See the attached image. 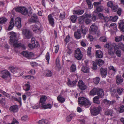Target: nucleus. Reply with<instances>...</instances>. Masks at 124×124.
Listing matches in <instances>:
<instances>
[{"instance_id": "f257e3e1", "label": "nucleus", "mask_w": 124, "mask_h": 124, "mask_svg": "<svg viewBox=\"0 0 124 124\" xmlns=\"http://www.w3.org/2000/svg\"><path fill=\"white\" fill-rule=\"evenodd\" d=\"M10 36L9 43L15 48H18L21 46V44L18 41L17 34L16 33L13 32L9 33Z\"/></svg>"}, {"instance_id": "f03ea898", "label": "nucleus", "mask_w": 124, "mask_h": 124, "mask_svg": "<svg viewBox=\"0 0 124 124\" xmlns=\"http://www.w3.org/2000/svg\"><path fill=\"white\" fill-rule=\"evenodd\" d=\"M14 19L12 18L10 22L9 26L8 28V30H10L12 29L14 25H15L18 28H19L21 27V18L19 17L16 18L15 20V23H14Z\"/></svg>"}, {"instance_id": "7ed1b4c3", "label": "nucleus", "mask_w": 124, "mask_h": 124, "mask_svg": "<svg viewBox=\"0 0 124 124\" xmlns=\"http://www.w3.org/2000/svg\"><path fill=\"white\" fill-rule=\"evenodd\" d=\"M78 102L79 104L84 106L86 108L89 107L92 103L88 99L83 97L78 98Z\"/></svg>"}, {"instance_id": "20e7f679", "label": "nucleus", "mask_w": 124, "mask_h": 124, "mask_svg": "<svg viewBox=\"0 0 124 124\" xmlns=\"http://www.w3.org/2000/svg\"><path fill=\"white\" fill-rule=\"evenodd\" d=\"M90 33L93 35L96 34L98 36L100 34L99 31L98 30V26L95 23L92 24L89 29Z\"/></svg>"}, {"instance_id": "39448f33", "label": "nucleus", "mask_w": 124, "mask_h": 124, "mask_svg": "<svg viewBox=\"0 0 124 124\" xmlns=\"http://www.w3.org/2000/svg\"><path fill=\"white\" fill-rule=\"evenodd\" d=\"M9 70L13 73L14 76L18 77L22 75V73L20 70L15 68L13 66L9 67Z\"/></svg>"}, {"instance_id": "423d86ee", "label": "nucleus", "mask_w": 124, "mask_h": 124, "mask_svg": "<svg viewBox=\"0 0 124 124\" xmlns=\"http://www.w3.org/2000/svg\"><path fill=\"white\" fill-rule=\"evenodd\" d=\"M101 109V107L99 106H94L92 108H90L91 114L94 116H96L99 114Z\"/></svg>"}, {"instance_id": "0eeeda50", "label": "nucleus", "mask_w": 124, "mask_h": 124, "mask_svg": "<svg viewBox=\"0 0 124 124\" xmlns=\"http://www.w3.org/2000/svg\"><path fill=\"white\" fill-rule=\"evenodd\" d=\"M22 34L24 38L26 39H29L32 36L31 32L28 29H23L22 30Z\"/></svg>"}, {"instance_id": "6e6552de", "label": "nucleus", "mask_w": 124, "mask_h": 124, "mask_svg": "<svg viewBox=\"0 0 124 124\" xmlns=\"http://www.w3.org/2000/svg\"><path fill=\"white\" fill-rule=\"evenodd\" d=\"M30 28L34 32L36 33L39 34L41 32L42 28L40 24L38 25L36 24L32 25L31 26Z\"/></svg>"}, {"instance_id": "1a4fd4ad", "label": "nucleus", "mask_w": 124, "mask_h": 124, "mask_svg": "<svg viewBox=\"0 0 124 124\" xmlns=\"http://www.w3.org/2000/svg\"><path fill=\"white\" fill-rule=\"evenodd\" d=\"M15 10L16 11L20 12L22 14L24 15H27L28 13L27 9L23 7L16 8L15 9Z\"/></svg>"}, {"instance_id": "9d476101", "label": "nucleus", "mask_w": 124, "mask_h": 124, "mask_svg": "<svg viewBox=\"0 0 124 124\" xmlns=\"http://www.w3.org/2000/svg\"><path fill=\"white\" fill-rule=\"evenodd\" d=\"M91 16V14H88L87 13H85L83 15L79 17V23L80 24L83 23L85 18H90Z\"/></svg>"}, {"instance_id": "9b49d317", "label": "nucleus", "mask_w": 124, "mask_h": 124, "mask_svg": "<svg viewBox=\"0 0 124 124\" xmlns=\"http://www.w3.org/2000/svg\"><path fill=\"white\" fill-rule=\"evenodd\" d=\"M74 55L75 57L78 60H80L82 58V54L79 48L75 50Z\"/></svg>"}, {"instance_id": "f8f14e48", "label": "nucleus", "mask_w": 124, "mask_h": 124, "mask_svg": "<svg viewBox=\"0 0 124 124\" xmlns=\"http://www.w3.org/2000/svg\"><path fill=\"white\" fill-rule=\"evenodd\" d=\"M29 22L35 23H37L39 22L38 17L36 14H33L32 17L29 19Z\"/></svg>"}, {"instance_id": "ddd939ff", "label": "nucleus", "mask_w": 124, "mask_h": 124, "mask_svg": "<svg viewBox=\"0 0 124 124\" xmlns=\"http://www.w3.org/2000/svg\"><path fill=\"white\" fill-rule=\"evenodd\" d=\"M23 56L29 59L34 56V54L32 52H29L27 51H23L21 53Z\"/></svg>"}, {"instance_id": "4468645a", "label": "nucleus", "mask_w": 124, "mask_h": 124, "mask_svg": "<svg viewBox=\"0 0 124 124\" xmlns=\"http://www.w3.org/2000/svg\"><path fill=\"white\" fill-rule=\"evenodd\" d=\"M107 69L106 68H101L100 69V73L102 78H105L107 75Z\"/></svg>"}, {"instance_id": "2eb2a0df", "label": "nucleus", "mask_w": 124, "mask_h": 124, "mask_svg": "<svg viewBox=\"0 0 124 124\" xmlns=\"http://www.w3.org/2000/svg\"><path fill=\"white\" fill-rule=\"evenodd\" d=\"M78 85L79 88L82 90H85L87 88L85 84L82 80H80L79 81Z\"/></svg>"}, {"instance_id": "dca6fc26", "label": "nucleus", "mask_w": 124, "mask_h": 124, "mask_svg": "<svg viewBox=\"0 0 124 124\" xmlns=\"http://www.w3.org/2000/svg\"><path fill=\"white\" fill-rule=\"evenodd\" d=\"M77 82V81L76 80L71 81L69 79L67 84L68 86L70 87H73L76 85V83Z\"/></svg>"}, {"instance_id": "f3484780", "label": "nucleus", "mask_w": 124, "mask_h": 124, "mask_svg": "<svg viewBox=\"0 0 124 124\" xmlns=\"http://www.w3.org/2000/svg\"><path fill=\"white\" fill-rule=\"evenodd\" d=\"M116 90L113 88H111L110 89V92L111 95L113 97H115L117 98V99L119 98L118 95L116 93Z\"/></svg>"}, {"instance_id": "a211bd4d", "label": "nucleus", "mask_w": 124, "mask_h": 124, "mask_svg": "<svg viewBox=\"0 0 124 124\" xmlns=\"http://www.w3.org/2000/svg\"><path fill=\"white\" fill-rule=\"evenodd\" d=\"M48 19L49 24L52 26H53L54 23V20L51 15H49L48 16Z\"/></svg>"}, {"instance_id": "6ab92c4d", "label": "nucleus", "mask_w": 124, "mask_h": 124, "mask_svg": "<svg viewBox=\"0 0 124 124\" xmlns=\"http://www.w3.org/2000/svg\"><path fill=\"white\" fill-rule=\"evenodd\" d=\"M96 94L98 95V97L99 96L101 98L103 97L104 95V93L103 90L100 88H98Z\"/></svg>"}, {"instance_id": "aec40b11", "label": "nucleus", "mask_w": 124, "mask_h": 124, "mask_svg": "<svg viewBox=\"0 0 124 124\" xmlns=\"http://www.w3.org/2000/svg\"><path fill=\"white\" fill-rule=\"evenodd\" d=\"M119 28L121 31L124 32V21L120 20L118 23Z\"/></svg>"}, {"instance_id": "412c9836", "label": "nucleus", "mask_w": 124, "mask_h": 124, "mask_svg": "<svg viewBox=\"0 0 124 124\" xmlns=\"http://www.w3.org/2000/svg\"><path fill=\"white\" fill-rule=\"evenodd\" d=\"M3 75L2 76V77L4 79H6L8 77L10 76V74L9 72L6 71H2Z\"/></svg>"}, {"instance_id": "4be33fe9", "label": "nucleus", "mask_w": 124, "mask_h": 124, "mask_svg": "<svg viewBox=\"0 0 124 124\" xmlns=\"http://www.w3.org/2000/svg\"><path fill=\"white\" fill-rule=\"evenodd\" d=\"M47 98V97L46 96L44 95H42L40 98L39 103H41V105L45 104Z\"/></svg>"}, {"instance_id": "5701e85b", "label": "nucleus", "mask_w": 124, "mask_h": 124, "mask_svg": "<svg viewBox=\"0 0 124 124\" xmlns=\"http://www.w3.org/2000/svg\"><path fill=\"white\" fill-rule=\"evenodd\" d=\"M74 35L75 37L78 39H80L81 37V34L80 30L78 29L77 31L75 32L74 33Z\"/></svg>"}, {"instance_id": "b1692460", "label": "nucleus", "mask_w": 124, "mask_h": 124, "mask_svg": "<svg viewBox=\"0 0 124 124\" xmlns=\"http://www.w3.org/2000/svg\"><path fill=\"white\" fill-rule=\"evenodd\" d=\"M18 107L17 105H13L10 107L9 110L11 112H16L18 111Z\"/></svg>"}, {"instance_id": "393cba45", "label": "nucleus", "mask_w": 124, "mask_h": 124, "mask_svg": "<svg viewBox=\"0 0 124 124\" xmlns=\"http://www.w3.org/2000/svg\"><path fill=\"white\" fill-rule=\"evenodd\" d=\"M36 41V44H34L33 43H31L28 45V46L30 48L32 49L33 48L39 46V43L37 41Z\"/></svg>"}, {"instance_id": "a878e982", "label": "nucleus", "mask_w": 124, "mask_h": 124, "mask_svg": "<svg viewBox=\"0 0 124 124\" xmlns=\"http://www.w3.org/2000/svg\"><path fill=\"white\" fill-rule=\"evenodd\" d=\"M116 81L117 84L118 85L123 82V80L121 75H117L116 77Z\"/></svg>"}, {"instance_id": "bb28decb", "label": "nucleus", "mask_w": 124, "mask_h": 124, "mask_svg": "<svg viewBox=\"0 0 124 124\" xmlns=\"http://www.w3.org/2000/svg\"><path fill=\"white\" fill-rule=\"evenodd\" d=\"M96 56L97 58H102L103 56V53L101 51L98 50L96 52Z\"/></svg>"}, {"instance_id": "cd10ccee", "label": "nucleus", "mask_w": 124, "mask_h": 124, "mask_svg": "<svg viewBox=\"0 0 124 124\" xmlns=\"http://www.w3.org/2000/svg\"><path fill=\"white\" fill-rule=\"evenodd\" d=\"M98 88H94L92 89L90 92V95L93 96L96 95L97 91Z\"/></svg>"}, {"instance_id": "c85d7f7f", "label": "nucleus", "mask_w": 124, "mask_h": 124, "mask_svg": "<svg viewBox=\"0 0 124 124\" xmlns=\"http://www.w3.org/2000/svg\"><path fill=\"white\" fill-rule=\"evenodd\" d=\"M52 75V73L49 70H46L45 71L44 73V75L46 77H51Z\"/></svg>"}, {"instance_id": "c756f323", "label": "nucleus", "mask_w": 124, "mask_h": 124, "mask_svg": "<svg viewBox=\"0 0 124 124\" xmlns=\"http://www.w3.org/2000/svg\"><path fill=\"white\" fill-rule=\"evenodd\" d=\"M75 115L73 114H71L68 116L66 118L67 122H70L73 118L75 116Z\"/></svg>"}, {"instance_id": "7c9ffc66", "label": "nucleus", "mask_w": 124, "mask_h": 124, "mask_svg": "<svg viewBox=\"0 0 124 124\" xmlns=\"http://www.w3.org/2000/svg\"><path fill=\"white\" fill-rule=\"evenodd\" d=\"M88 28L85 27L83 25H82L81 28V30L82 31V32L84 34H86L88 30Z\"/></svg>"}, {"instance_id": "2f4dec72", "label": "nucleus", "mask_w": 124, "mask_h": 124, "mask_svg": "<svg viewBox=\"0 0 124 124\" xmlns=\"http://www.w3.org/2000/svg\"><path fill=\"white\" fill-rule=\"evenodd\" d=\"M113 113V110L112 109H108L105 110L104 114L108 116H112Z\"/></svg>"}, {"instance_id": "473e14b6", "label": "nucleus", "mask_w": 124, "mask_h": 124, "mask_svg": "<svg viewBox=\"0 0 124 124\" xmlns=\"http://www.w3.org/2000/svg\"><path fill=\"white\" fill-rule=\"evenodd\" d=\"M81 70L84 73H88L89 72V68L86 66H83L81 69Z\"/></svg>"}, {"instance_id": "72a5a7b5", "label": "nucleus", "mask_w": 124, "mask_h": 124, "mask_svg": "<svg viewBox=\"0 0 124 124\" xmlns=\"http://www.w3.org/2000/svg\"><path fill=\"white\" fill-rule=\"evenodd\" d=\"M84 12V10H74L73 14L80 15L83 14Z\"/></svg>"}, {"instance_id": "f704fd0d", "label": "nucleus", "mask_w": 124, "mask_h": 124, "mask_svg": "<svg viewBox=\"0 0 124 124\" xmlns=\"http://www.w3.org/2000/svg\"><path fill=\"white\" fill-rule=\"evenodd\" d=\"M99 97L97 96H96L93 98V101L94 103L99 104L100 103V101L99 100Z\"/></svg>"}, {"instance_id": "c9c22d12", "label": "nucleus", "mask_w": 124, "mask_h": 124, "mask_svg": "<svg viewBox=\"0 0 124 124\" xmlns=\"http://www.w3.org/2000/svg\"><path fill=\"white\" fill-rule=\"evenodd\" d=\"M41 107L43 109H45L47 108H51L52 106L50 104H48L47 105L44 104L42 105Z\"/></svg>"}, {"instance_id": "e433bc0d", "label": "nucleus", "mask_w": 124, "mask_h": 124, "mask_svg": "<svg viewBox=\"0 0 124 124\" xmlns=\"http://www.w3.org/2000/svg\"><path fill=\"white\" fill-rule=\"evenodd\" d=\"M58 101L61 103H63L65 101V99L62 96L59 95L57 98Z\"/></svg>"}, {"instance_id": "4c0bfd02", "label": "nucleus", "mask_w": 124, "mask_h": 124, "mask_svg": "<svg viewBox=\"0 0 124 124\" xmlns=\"http://www.w3.org/2000/svg\"><path fill=\"white\" fill-rule=\"evenodd\" d=\"M65 12H62L60 13L59 18L61 20H63L65 18Z\"/></svg>"}, {"instance_id": "58836bf2", "label": "nucleus", "mask_w": 124, "mask_h": 124, "mask_svg": "<svg viewBox=\"0 0 124 124\" xmlns=\"http://www.w3.org/2000/svg\"><path fill=\"white\" fill-rule=\"evenodd\" d=\"M123 90V89L122 88L118 87L117 89V92L119 95H121Z\"/></svg>"}, {"instance_id": "ea45409f", "label": "nucleus", "mask_w": 124, "mask_h": 124, "mask_svg": "<svg viewBox=\"0 0 124 124\" xmlns=\"http://www.w3.org/2000/svg\"><path fill=\"white\" fill-rule=\"evenodd\" d=\"M118 16H115L114 17L110 16V19L111 21L113 22H115L118 19Z\"/></svg>"}, {"instance_id": "a19ab883", "label": "nucleus", "mask_w": 124, "mask_h": 124, "mask_svg": "<svg viewBox=\"0 0 124 124\" xmlns=\"http://www.w3.org/2000/svg\"><path fill=\"white\" fill-rule=\"evenodd\" d=\"M122 35L120 36L116 37L115 38V40L116 41L118 42L122 40Z\"/></svg>"}, {"instance_id": "79ce46f5", "label": "nucleus", "mask_w": 124, "mask_h": 124, "mask_svg": "<svg viewBox=\"0 0 124 124\" xmlns=\"http://www.w3.org/2000/svg\"><path fill=\"white\" fill-rule=\"evenodd\" d=\"M12 98L14 100L18 101L20 103V105H21V97H19L18 99H17L16 97H14V96H12Z\"/></svg>"}, {"instance_id": "37998d69", "label": "nucleus", "mask_w": 124, "mask_h": 124, "mask_svg": "<svg viewBox=\"0 0 124 124\" xmlns=\"http://www.w3.org/2000/svg\"><path fill=\"white\" fill-rule=\"evenodd\" d=\"M12 98L14 100L18 101L20 103V105H21V97H19L18 99H17L16 97H14V96H12Z\"/></svg>"}, {"instance_id": "c03bdc74", "label": "nucleus", "mask_w": 124, "mask_h": 124, "mask_svg": "<svg viewBox=\"0 0 124 124\" xmlns=\"http://www.w3.org/2000/svg\"><path fill=\"white\" fill-rule=\"evenodd\" d=\"M7 21V19L5 17H3L0 18V24H2L6 22Z\"/></svg>"}, {"instance_id": "a18cd8bd", "label": "nucleus", "mask_w": 124, "mask_h": 124, "mask_svg": "<svg viewBox=\"0 0 124 124\" xmlns=\"http://www.w3.org/2000/svg\"><path fill=\"white\" fill-rule=\"evenodd\" d=\"M98 16L99 18L100 19L105 20L106 18L104 17L102 14L101 13H100L98 14Z\"/></svg>"}, {"instance_id": "49530a36", "label": "nucleus", "mask_w": 124, "mask_h": 124, "mask_svg": "<svg viewBox=\"0 0 124 124\" xmlns=\"http://www.w3.org/2000/svg\"><path fill=\"white\" fill-rule=\"evenodd\" d=\"M19 122L15 118H14L12 122L11 123H7V124H18Z\"/></svg>"}, {"instance_id": "de8ad7c7", "label": "nucleus", "mask_w": 124, "mask_h": 124, "mask_svg": "<svg viewBox=\"0 0 124 124\" xmlns=\"http://www.w3.org/2000/svg\"><path fill=\"white\" fill-rule=\"evenodd\" d=\"M118 7L117 5L113 4L111 7L112 9L114 11H116L117 10Z\"/></svg>"}, {"instance_id": "09e8293b", "label": "nucleus", "mask_w": 124, "mask_h": 124, "mask_svg": "<svg viewBox=\"0 0 124 124\" xmlns=\"http://www.w3.org/2000/svg\"><path fill=\"white\" fill-rule=\"evenodd\" d=\"M104 47L108 49H111L112 48L111 44L110 43H107L104 46Z\"/></svg>"}, {"instance_id": "8fccbe9b", "label": "nucleus", "mask_w": 124, "mask_h": 124, "mask_svg": "<svg viewBox=\"0 0 124 124\" xmlns=\"http://www.w3.org/2000/svg\"><path fill=\"white\" fill-rule=\"evenodd\" d=\"M86 2L87 3L88 7L90 8H91L93 7V5L91 3V1L90 0H87Z\"/></svg>"}, {"instance_id": "3c124183", "label": "nucleus", "mask_w": 124, "mask_h": 124, "mask_svg": "<svg viewBox=\"0 0 124 124\" xmlns=\"http://www.w3.org/2000/svg\"><path fill=\"white\" fill-rule=\"evenodd\" d=\"M77 17L74 15L72 16L71 17V20L72 22L73 23H74L76 21Z\"/></svg>"}, {"instance_id": "603ef678", "label": "nucleus", "mask_w": 124, "mask_h": 124, "mask_svg": "<svg viewBox=\"0 0 124 124\" xmlns=\"http://www.w3.org/2000/svg\"><path fill=\"white\" fill-rule=\"evenodd\" d=\"M28 117L27 116L25 115L21 118V120L23 121H25L28 119Z\"/></svg>"}, {"instance_id": "864d4df0", "label": "nucleus", "mask_w": 124, "mask_h": 124, "mask_svg": "<svg viewBox=\"0 0 124 124\" xmlns=\"http://www.w3.org/2000/svg\"><path fill=\"white\" fill-rule=\"evenodd\" d=\"M100 80V78L99 77H96L94 79V82L95 83L98 84Z\"/></svg>"}, {"instance_id": "5fc2aeb1", "label": "nucleus", "mask_w": 124, "mask_h": 124, "mask_svg": "<svg viewBox=\"0 0 124 124\" xmlns=\"http://www.w3.org/2000/svg\"><path fill=\"white\" fill-rule=\"evenodd\" d=\"M71 70L72 72L75 71L76 70L75 65L73 64L71 67Z\"/></svg>"}, {"instance_id": "6e6d98bb", "label": "nucleus", "mask_w": 124, "mask_h": 124, "mask_svg": "<svg viewBox=\"0 0 124 124\" xmlns=\"http://www.w3.org/2000/svg\"><path fill=\"white\" fill-rule=\"evenodd\" d=\"M96 8L97 11L98 12H100L102 11L103 9V7L101 6L98 7Z\"/></svg>"}, {"instance_id": "4d7b16f0", "label": "nucleus", "mask_w": 124, "mask_h": 124, "mask_svg": "<svg viewBox=\"0 0 124 124\" xmlns=\"http://www.w3.org/2000/svg\"><path fill=\"white\" fill-rule=\"evenodd\" d=\"M108 53L109 55L111 56L113 55L114 54L113 50L111 49H109L108 51Z\"/></svg>"}, {"instance_id": "13d9d810", "label": "nucleus", "mask_w": 124, "mask_h": 124, "mask_svg": "<svg viewBox=\"0 0 124 124\" xmlns=\"http://www.w3.org/2000/svg\"><path fill=\"white\" fill-rule=\"evenodd\" d=\"M107 5L108 7H110L111 8L113 5L112 2L110 1H109L107 2Z\"/></svg>"}, {"instance_id": "bf43d9fd", "label": "nucleus", "mask_w": 124, "mask_h": 124, "mask_svg": "<svg viewBox=\"0 0 124 124\" xmlns=\"http://www.w3.org/2000/svg\"><path fill=\"white\" fill-rule=\"evenodd\" d=\"M103 102L109 106L111 104L110 101L107 99H104L103 100Z\"/></svg>"}, {"instance_id": "052dcab7", "label": "nucleus", "mask_w": 124, "mask_h": 124, "mask_svg": "<svg viewBox=\"0 0 124 124\" xmlns=\"http://www.w3.org/2000/svg\"><path fill=\"white\" fill-rule=\"evenodd\" d=\"M101 2H94L93 3V5L94 7L96 8L98 7L99 6V5L101 4Z\"/></svg>"}, {"instance_id": "680f3d73", "label": "nucleus", "mask_w": 124, "mask_h": 124, "mask_svg": "<svg viewBox=\"0 0 124 124\" xmlns=\"http://www.w3.org/2000/svg\"><path fill=\"white\" fill-rule=\"evenodd\" d=\"M40 105L39 104H37L33 106H32V107L34 109H37L40 107Z\"/></svg>"}, {"instance_id": "e2e57ef3", "label": "nucleus", "mask_w": 124, "mask_h": 124, "mask_svg": "<svg viewBox=\"0 0 124 124\" xmlns=\"http://www.w3.org/2000/svg\"><path fill=\"white\" fill-rule=\"evenodd\" d=\"M46 58L48 62L50 59L49 54L48 52L46 54Z\"/></svg>"}, {"instance_id": "0e129e2a", "label": "nucleus", "mask_w": 124, "mask_h": 124, "mask_svg": "<svg viewBox=\"0 0 124 124\" xmlns=\"http://www.w3.org/2000/svg\"><path fill=\"white\" fill-rule=\"evenodd\" d=\"M120 48L124 52V45L122 43H120Z\"/></svg>"}, {"instance_id": "69168bd1", "label": "nucleus", "mask_w": 124, "mask_h": 124, "mask_svg": "<svg viewBox=\"0 0 124 124\" xmlns=\"http://www.w3.org/2000/svg\"><path fill=\"white\" fill-rule=\"evenodd\" d=\"M25 91H28L30 89V86L28 84H25Z\"/></svg>"}, {"instance_id": "338daca9", "label": "nucleus", "mask_w": 124, "mask_h": 124, "mask_svg": "<svg viewBox=\"0 0 124 124\" xmlns=\"http://www.w3.org/2000/svg\"><path fill=\"white\" fill-rule=\"evenodd\" d=\"M91 20L88 18H87L85 20V23L87 24H89L91 22Z\"/></svg>"}, {"instance_id": "774afa93", "label": "nucleus", "mask_w": 124, "mask_h": 124, "mask_svg": "<svg viewBox=\"0 0 124 124\" xmlns=\"http://www.w3.org/2000/svg\"><path fill=\"white\" fill-rule=\"evenodd\" d=\"M120 112L122 113L124 111V106L123 105L120 106Z\"/></svg>"}]
</instances>
